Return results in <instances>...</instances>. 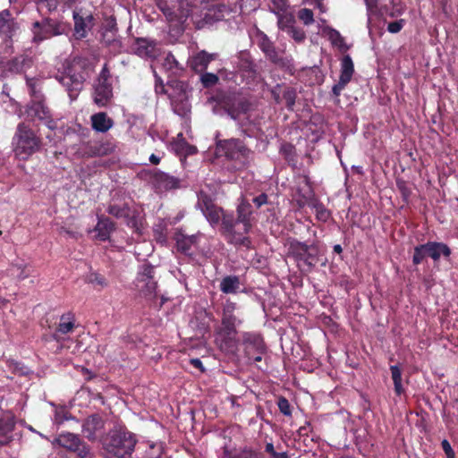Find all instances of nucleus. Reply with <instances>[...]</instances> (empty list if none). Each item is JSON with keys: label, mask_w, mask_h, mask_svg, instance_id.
Here are the masks:
<instances>
[{"label": "nucleus", "mask_w": 458, "mask_h": 458, "mask_svg": "<svg viewBox=\"0 0 458 458\" xmlns=\"http://www.w3.org/2000/svg\"><path fill=\"white\" fill-rule=\"evenodd\" d=\"M64 420H66L65 411L63 409L56 410L55 414V421L56 423H62Z\"/></svg>", "instance_id": "bf43d9fd"}, {"label": "nucleus", "mask_w": 458, "mask_h": 458, "mask_svg": "<svg viewBox=\"0 0 458 458\" xmlns=\"http://www.w3.org/2000/svg\"><path fill=\"white\" fill-rule=\"evenodd\" d=\"M92 128L96 131L106 132L114 125L113 120L103 112L95 114L91 116Z\"/></svg>", "instance_id": "b1692460"}, {"label": "nucleus", "mask_w": 458, "mask_h": 458, "mask_svg": "<svg viewBox=\"0 0 458 458\" xmlns=\"http://www.w3.org/2000/svg\"><path fill=\"white\" fill-rule=\"evenodd\" d=\"M405 21L401 19L395 21H392L387 26V30L390 33H398L404 26Z\"/></svg>", "instance_id": "37998d69"}, {"label": "nucleus", "mask_w": 458, "mask_h": 458, "mask_svg": "<svg viewBox=\"0 0 458 458\" xmlns=\"http://www.w3.org/2000/svg\"><path fill=\"white\" fill-rule=\"evenodd\" d=\"M135 444L136 440L131 433L114 431L106 445V458H131Z\"/></svg>", "instance_id": "39448f33"}, {"label": "nucleus", "mask_w": 458, "mask_h": 458, "mask_svg": "<svg viewBox=\"0 0 458 458\" xmlns=\"http://www.w3.org/2000/svg\"><path fill=\"white\" fill-rule=\"evenodd\" d=\"M185 145V148H175L178 154L191 155L196 152V148L189 145L186 141L182 142Z\"/></svg>", "instance_id": "8fccbe9b"}, {"label": "nucleus", "mask_w": 458, "mask_h": 458, "mask_svg": "<svg viewBox=\"0 0 458 458\" xmlns=\"http://www.w3.org/2000/svg\"><path fill=\"white\" fill-rule=\"evenodd\" d=\"M287 33L297 42H301L305 38V33L302 30L295 28L293 25L289 27Z\"/></svg>", "instance_id": "ea45409f"}, {"label": "nucleus", "mask_w": 458, "mask_h": 458, "mask_svg": "<svg viewBox=\"0 0 458 458\" xmlns=\"http://www.w3.org/2000/svg\"><path fill=\"white\" fill-rule=\"evenodd\" d=\"M313 208L318 220L326 222L329 218L330 213L322 204L315 203Z\"/></svg>", "instance_id": "473e14b6"}, {"label": "nucleus", "mask_w": 458, "mask_h": 458, "mask_svg": "<svg viewBox=\"0 0 458 458\" xmlns=\"http://www.w3.org/2000/svg\"><path fill=\"white\" fill-rule=\"evenodd\" d=\"M149 161L154 165H157L160 162V157H158L155 154H152L149 157Z\"/></svg>", "instance_id": "774afa93"}, {"label": "nucleus", "mask_w": 458, "mask_h": 458, "mask_svg": "<svg viewBox=\"0 0 458 458\" xmlns=\"http://www.w3.org/2000/svg\"><path fill=\"white\" fill-rule=\"evenodd\" d=\"M367 10H368V29H369V34L372 38V28H371V20L372 15L375 12V9L377 7V0H365Z\"/></svg>", "instance_id": "72a5a7b5"}, {"label": "nucleus", "mask_w": 458, "mask_h": 458, "mask_svg": "<svg viewBox=\"0 0 458 458\" xmlns=\"http://www.w3.org/2000/svg\"><path fill=\"white\" fill-rule=\"evenodd\" d=\"M113 96L111 85L106 81L98 80L95 86L94 101L99 106H106Z\"/></svg>", "instance_id": "412c9836"}, {"label": "nucleus", "mask_w": 458, "mask_h": 458, "mask_svg": "<svg viewBox=\"0 0 458 458\" xmlns=\"http://www.w3.org/2000/svg\"><path fill=\"white\" fill-rule=\"evenodd\" d=\"M428 256L435 261L438 260L441 256L448 257L451 253L447 245L442 242H428L423 244Z\"/></svg>", "instance_id": "4be33fe9"}, {"label": "nucleus", "mask_w": 458, "mask_h": 458, "mask_svg": "<svg viewBox=\"0 0 458 458\" xmlns=\"http://www.w3.org/2000/svg\"><path fill=\"white\" fill-rule=\"evenodd\" d=\"M392 4L394 6V11L391 13V16L392 17H394V16H397V15H400L402 14L403 13V8L402 7H395L394 6V0H392Z\"/></svg>", "instance_id": "e2e57ef3"}, {"label": "nucleus", "mask_w": 458, "mask_h": 458, "mask_svg": "<svg viewBox=\"0 0 458 458\" xmlns=\"http://www.w3.org/2000/svg\"><path fill=\"white\" fill-rule=\"evenodd\" d=\"M216 151L219 155H225L229 159L238 160L242 164L249 154L243 143L234 139L219 141L216 146Z\"/></svg>", "instance_id": "423d86ee"}, {"label": "nucleus", "mask_w": 458, "mask_h": 458, "mask_svg": "<svg viewBox=\"0 0 458 458\" xmlns=\"http://www.w3.org/2000/svg\"><path fill=\"white\" fill-rule=\"evenodd\" d=\"M277 23L280 30L287 32L289 30V27H292L293 25V19L288 15L279 14Z\"/></svg>", "instance_id": "4c0bfd02"}, {"label": "nucleus", "mask_w": 458, "mask_h": 458, "mask_svg": "<svg viewBox=\"0 0 458 458\" xmlns=\"http://www.w3.org/2000/svg\"><path fill=\"white\" fill-rule=\"evenodd\" d=\"M88 281L90 284L100 287H105L107 284L104 276L98 273H91L88 277Z\"/></svg>", "instance_id": "58836bf2"}, {"label": "nucleus", "mask_w": 458, "mask_h": 458, "mask_svg": "<svg viewBox=\"0 0 458 458\" xmlns=\"http://www.w3.org/2000/svg\"><path fill=\"white\" fill-rule=\"evenodd\" d=\"M33 40L35 42H41L53 36L61 35L64 32L63 24L53 21L51 20H45L42 22L36 21L33 24Z\"/></svg>", "instance_id": "6e6552de"}, {"label": "nucleus", "mask_w": 458, "mask_h": 458, "mask_svg": "<svg viewBox=\"0 0 458 458\" xmlns=\"http://www.w3.org/2000/svg\"><path fill=\"white\" fill-rule=\"evenodd\" d=\"M10 274L18 279H24L30 275V267L23 262L17 263L12 266Z\"/></svg>", "instance_id": "7c9ffc66"}, {"label": "nucleus", "mask_w": 458, "mask_h": 458, "mask_svg": "<svg viewBox=\"0 0 458 458\" xmlns=\"http://www.w3.org/2000/svg\"><path fill=\"white\" fill-rule=\"evenodd\" d=\"M33 109L35 111V115H37L40 120H44L49 117L48 109L45 107L42 104H36Z\"/></svg>", "instance_id": "79ce46f5"}, {"label": "nucleus", "mask_w": 458, "mask_h": 458, "mask_svg": "<svg viewBox=\"0 0 458 458\" xmlns=\"http://www.w3.org/2000/svg\"><path fill=\"white\" fill-rule=\"evenodd\" d=\"M10 367L13 369L14 372L18 373V374H21V375H24V374H27L28 372V369L27 368L23 367V366H21L19 363L17 362H14V363H12L10 365Z\"/></svg>", "instance_id": "13d9d810"}, {"label": "nucleus", "mask_w": 458, "mask_h": 458, "mask_svg": "<svg viewBox=\"0 0 458 458\" xmlns=\"http://www.w3.org/2000/svg\"><path fill=\"white\" fill-rule=\"evenodd\" d=\"M271 458H288V455L285 452H282V453L276 452L271 455Z\"/></svg>", "instance_id": "338daca9"}, {"label": "nucleus", "mask_w": 458, "mask_h": 458, "mask_svg": "<svg viewBox=\"0 0 458 458\" xmlns=\"http://www.w3.org/2000/svg\"><path fill=\"white\" fill-rule=\"evenodd\" d=\"M74 21V36L77 39L87 37L89 30L93 25V16L91 14L81 15L77 12H73Z\"/></svg>", "instance_id": "dca6fc26"}, {"label": "nucleus", "mask_w": 458, "mask_h": 458, "mask_svg": "<svg viewBox=\"0 0 458 458\" xmlns=\"http://www.w3.org/2000/svg\"><path fill=\"white\" fill-rule=\"evenodd\" d=\"M390 370L392 374V379L394 381V391L396 394L400 395L403 393V387L402 385V371L396 365L391 366Z\"/></svg>", "instance_id": "c756f323"}, {"label": "nucleus", "mask_w": 458, "mask_h": 458, "mask_svg": "<svg viewBox=\"0 0 458 458\" xmlns=\"http://www.w3.org/2000/svg\"><path fill=\"white\" fill-rule=\"evenodd\" d=\"M104 421L98 415L87 418L82 425V433L89 440H95L103 433Z\"/></svg>", "instance_id": "ddd939ff"}, {"label": "nucleus", "mask_w": 458, "mask_h": 458, "mask_svg": "<svg viewBox=\"0 0 458 458\" xmlns=\"http://www.w3.org/2000/svg\"><path fill=\"white\" fill-rule=\"evenodd\" d=\"M164 446L163 443L156 442L151 443L148 445V450L144 458H161V454L163 453Z\"/></svg>", "instance_id": "2f4dec72"}, {"label": "nucleus", "mask_w": 458, "mask_h": 458, "mask_svg": "<svg viewBox=\"0 0 458 458\" xmlns=\"http://www.w3.org/2000/svg\"><path fill=\"white\" fill-rule=\"evenodd\" d=\"M298 18L303 22L304 25H310L314 22L313 12L308 8L301 9L298 12Z\"/></svg>", "instance_id": "f704fd0d"}, {"label": "nucleus", "mask_w": 458, "mask_h": 458, "mask_svg": "<svg viewBox=\"0 0 458 458\" xmlns=\"http://www.w3.org/2000/svg\"><path fill=\"white\" fill-rule=\"evenodd\" d=\"M266 55L275 64H280L281 58L279 57L278 53L276 51L275 47H272L270 51L265 53Z\"/></svg>", "instance_id": "5fc2aeb1"}, {"label": "nucleus", "mask_w": 458, "mask_h": 458, "mask_svg": "<svg viewBox=\"0 0 458 458\" xmlns=\"http://www.w3.org/2000/svg\"><path fill=\"white\" fill-rule=\"evenodd\" d=\"M278 407H279L280 411L283 414H284L286 416H290L291 415L290 403H289V402L285 398H280L279 399V401H278Z\"/></svg>", "instance_id": "c03bdc74"}, {"label": "nucleus", "mask_w": 458, "mask_h": 458, "mask_svg": "<svg viewBox=\"0 0 458 458\" xmlns=\"http://www.w3.org/2000/svg\"><path fill=\"white\" fill-rule=\"evenodd\" d=\"M320 28L321 33L328 38L333 46L338 47L342 51L347 49L344 38L342 37L339 31L328 26H321Z\"/></svg>", "instance_id": "bb28decb"}, {"label": "nucleus", "mask_w": 458, "mask_h": 458, "mask_svg": "<svg viewBox=\"0 0 458 458\" xmlns=\"http://www.w3.org/2000/svg\"><path fill=\"white\" fill-rule=\"evenodd\" d=\"M107 212L117 218L128 217V225L131 228H135L136 231L140 230L138 226V219L134 214V211H132L129 207L110 205Z\"/></svg>", "instance_id": "6ab92c4d"}, {"label": "nucleus", "mask_w": 458, "mask_h": 458, "mask_svg": "<svg viewBox=\"0 0 458 458\" xmlns=\"http://www.w3.org/2000/svg\"><path fill=\"white\" fill-rule=\"evenodd\" d=\"M252 206L246 199H242L237 207V218L225 216L222 219L223 229L228 240L239 245L248 246L250 241L245 236L252 227Z\"/></svg>", "instance_id": "f03ea898"}, {"label": "nucleus", "mask_w": 458, "mask_h": 458, "mask_svg": "<svg viewBox=\"0 0 458 458\" xmlns=\"http://www.w3.org/2000/svg\"><path fill=\"white\" fill-rule=\"evenodd\" d=\"M56 443L73 453H76L81 458H87L89 454V448L81 441L78 436L72 433H62L56 438Z\"/></svg>", "instance_id": "1a4fd4ad"}, {"label": "nucleus", "mask_w": 458, "mask_h": 458, "mask_svg": "<svg viewBox=\"0 0 458 458\" xmlns=\"http://www.w3.org/2000/svg\"><path fill=\"white\" fill-rule=\"evenodd\" d=\"M198 235L187 236L177 233L175 236L177 250L186 255H191L192 248L197 244Z\"/></svg>", "instance_id": "5701e85b"}, {"label": "nucleus", "mask_w": 458, "mask_h": 458, "mask_svg": "<svg viewBox=\"0 0 458 458\" xmlns=\"http://www.w3.org/2000/svg\"><path fill=\"white\" fill-rule=\"evenodd\" d=\"M240 288V281L237 276H226L220 284V289L225 293H236Z\"/></svg>", "instance_id": "c85d7f7f"}, {"label": "nucleus", "mask_w": 458, "mask_h": 458, "mask_svg": "<svg viewBox=\"0 0 458 458\" xmlns=\"http://www.w3.org/2000/svg\"><path fill=\"white\" fill-rule=\"evenodd\" d=\"M293 249L300 256L305 255L309 250V247L305 243L301 242H297L296 244L293 245Z\"/></svg>", "instance_id": "864d4df0"}, {"label": "nucleus", "mask_w": 458, "mask_h": 458, "mask_svg": "<svg viewBox=\"0 0 458 458\" xmlns=\"http://www.w3.org/2000/svg\"><path fill=\"white\" fill-rule=\"evenodd\" d=\"M157 7L172 26L181 29L191 17L192 12L191 5L187 0H180L173 5H169L165 1H159ZM222 9V6L213 5L208 9L203 19H198L191 15V20L197 28H203L207 24H212L214 21L221 20L224 17Z\"/></svg>", "instance_id": "f257e3e1"}, {"label": "nucleus", "mask_w": 458, "mask_h": 458, "mask_svg": "<svg viewBox=\"0 0 458 458\" xmlns=\"http://www.w3.org/2000/svg\"><path fill=\"white\" fill-rule=\"evenodd\" d=\"M236 304L227 301L224 305L222 325L216 331V343L221 350L231 351L236 346V327L241 324L235 315Z\"/></svg>", "instance_id": "7ed1b4c3"}, {"label": "nucleus", "mask_w": 458, "mask_h": 458, "mask_svg": "<svg viewBox=\"0 0 458 458\" xmlns=\"http://www.w3.org/2000/svg\"><path fill=\"white\" fill-rule=\"evenodd\" d=\"M266 451H267L270 455H272V454H274L275 453H276V452L275 451V448H274L273 444H271V443L267 444V445H266Z\"/></svg>", "instance_id": "69168bd1"}, {"label": "nucleus", "mask_w": 458, "mask_h": 458, "mask_svg": "<svg viewBox=\"0 0 458 458\" xmlns=\"http://www.w3.org/2000/svg\"><path fill=\"white\" fill-rule=\"evenodd\" d=\"M184 140L183 137H182V133H179L178 136H177V140L174 141L173 144H172V148L175 151V148H185V145L182 143Z\"/></svg>", "instance_id": "4d7b16f0"}, {"label": "nucleus", "mask_w": 458, "mask_h": 458, "mask_svg": "<svg viewBox=\"0 0 458 458\" xmlns=\"http://www.w3.org/2000/svg\"><path fill=\"white\" fill-rule=\"evenodd\" d=\"M114 230V224L108 218H99L94 229L97 233L96 237L100 241H106L109 238Z\"/></svg>", "instance_id": "cd10ccee"}, {"label": "nucleus", "mask_w": 458, "mask_h": 458, "mask_svg": "<svg viewBox=\"0 0 458 458\" xmlns=\"http://www.w3.org/2000/svg\"><path fill=\"white\" fill-rule=\"evenodd\" d=\"M13 150L20 160H27L40 148V139L24 123L17 126L13 138Z\"/></svg>", "instance_id": "20e7f679"}, {"label": "nucleus", "mask_w": 458, "mask_h": 458, "mask_svg": "<svg viewBox=\"0 0 458 458\" xmlns=\"http://www.w3.org/2000/svg\"><path fill=\"white\" fill-rule=\"evenodd\" d=\"M216 54H208L206 51H200L191 55L189 59V65L197 72H204L208 64L216 58Z\"/></svg>", "instance_id": "aec40b11"}, {"label": "nucleus", "mask_w": 458, "mask_h": 458, "mask_svg": "<svg viewBox=\"0 0 458 458\" xmlns=\"http://www.w3.org/2000/svg\"><path fill=\"white\" fill-rule=\"evenodd\" d=\"M153 273V267L143 265L138 275L136 286L145 296H151L155 293L157 282L154 280Z\"/></svg>", "instance_id": "9d476101"}, {"label": "nucleus", "mask_w": 458, "mask_h": 458, "mask_svg": "<svg viewBox=\"0 0 458 458\" xmlns=\"http://www.w3.org/2000/svg\"><path fill=\"white\" fill-rule=\"evenodd\" d=\"M197 206L212 225H217L221 218L225 216L223 210L214 204L212 197L206 193L204 190H200L198 194Z\"/></svg>", "instance_id": "0eeeda50"}, {"label": "nucleus", "mask_w": 458, "mask_h": 458, "mask_svg": "<svg viewBox=\"0 0 458 458\" xmlns=\"http://www.w3.org/2000/svg\"><path fill=\"white\" fill-rule=\"evenodd\" d=\"M227 458H257V455L255 453H253L251 451L244 450V451L240 452L237 454L228 455Z\"/></svg>", "instance_id": "603ef678"}, {"label": "nucleus", "mask_w": 458, "mask_h": 458, "mask_svg": "<svg viewBox=\"0 0 458 458\" xmlns=\"http://www.w3.org/2000/svg\"><path fill=\"white\" fill-rule=\"evenodd\" d=\"M267 201V196L264 193L253 199V202L257 206V208H260L262 205L266 204Z\"/></svg>", "instance_id": "6e6d98bb"}, {"label": "nucleus", "mask_w": 458, "mask_h": 458, "mask_svg": "<svg viewBox=\"0 0 458 458\" xmlns=\"http://www.w3.org/2000/svg\"><path fill=\"white\" fill-rule=\"evenodd\" d=\"M14 417L11 413H4L0 418V446L9 444L13 438Z\"/></svg>", "instance_id": "f3484780"}, {"label": "nucleus", "mask_w": 458, "mask_h": 458, "mask_svg": "<svg viewBox=\"0 0 458 458\" xmlns=\"http://www.w3.org/2000/svg\"><path fill=\"white\" fill-rule=\"evenodd\" d=\"M85 80L86 76L84 72H75L74 74H66L62 76L60 82L66 87L69 97L73 100L76 99L79 91L82 89Z\"/></svg>", "instance_id": "f8f14e48"}, {"label": "nucleus", "mask_w": 458, "mask_h": 458, "mask_svg": "<svg viewBox=\"0 0 458 458\" xmlns=\"http://www.w3.org/2000/svg\"><path fill=\"white\" fill-rule=\"evenodd\" d=\"M177 62L174 58V56L171 54H167L165 57V60H164V67L165 69H168V70H171L173 69L174 67L177 66Z\"/></svg>", "instance_id": "49530a36"}, {"label": "nucleus", "mask_w": 458, "mask_h": 458, "mask_svg": "<svg viewBox=\"0 0 458 458\" xmlns=\"http://www.w3.org/2000/svg\"><path fill=\"white\" fill-rule=\"evenodd\" d=\"M134 52L141 57H154L156 55L155 44L146 38H138L134 44Z\"/></svg>", "instance_id": "393cba45"}, {"label": "nucleus", "mask_w": 458, "mask_h": 458, "mask_svg": "<svg viewBox=\"0 0 458 458\" xmlns=\"http://www.w3.org/2000/svg\"><path fill=\"white\" fill-rule=\"evenodd\" d=\"M75 327V319L70 315H63L60 318L58 327L54 334L55 339H61L63 335L73 331Z\"/></svg>", "instance_id": "a878e982"}, {"label": "nucleus", "mask_w": 458, "mask_h": 458, "mask_svg": "<svg viewBox=\"0 0 458 458\" xmlns=\"http://www.w3.org/2000/svg\"><path fill=\"white\" fill-rule=\"evenodd\" d=\"M152 183L159 191L174 190L181 187V181L163 172H155L152 176Z\"/></svg>", "instance_id": "4468645a"}, {"label": "nucleus", "mask_w": 458, "mask_h": 458, "mask_svg": "<svg viewBox=\"0 0 458 458\" xmlns=\"http://www.w3.org/2000/svg\"><path fill=\"white\" fill-rule=\"evenodd\" d=\"M354 72L353 62L350 55H345L341 60V74L339 81L334 85L332 91L335 96H339L345 86L350 82Z\"/></svg>", "instance_id": "9b49d317"}, {"label": "nucleus", "mask_w": 458, "mask_h": 458, "mask_svg": "<svg viewBox=\"0 0 458 458\" xmlns=\"http://www.w3.org/2000/svg\"><path fill=\"white\" fill-rule=\"evenodd\" d=\"M259 47H260L261 50L264 53H267V51H270V49L272 47H274L272 43L270 42V40L265 35L261 38V41L259 43Z\"/></svg>", "instance_id": "3c124183"}, {"label": "nucleus", "mask_w": 458, "mask_h": 458, "mask_svg": "<svg viewBox=\"0 0 458 458\" xmlns=\"http://www.w3.org/2000/svg\"><path fill=\"white\" fill-rule=\"evenodd\" d=\"M18 30V24L11 17L9 11H2L0 13V36H2L4 39L12 40Z\"/></svg>", "instance_id": "2eb2a0df"}, {"label": "nucleus", "mask_w": 458, "mask_h": 458, "mask_svg": "<svg viewBox=\"0 0 458 458\" xmlns=\"http://www.w3.org/2000/svg\"><path fill=\"white\" fill-rule=\"evenodd\" d=\"M28 60L24 56H17L12 60L0 63V77L21 72Z\"/></svg>", "instance_id": "a211bd4d"}, {"label": "nucleus", "mask_w": 458, "mask_h": 458, "mask_svg": "<svg viewBox=\"0 0 458 458\" xmlns=\"http://www.w3.org/2000/svg\"><path fill=\"white\" fill-rule=\"evenodd\" d=\"M244 341L245 342H253V344H255L259 349H262V341L260 339V337L259 335H250V334H246L244 335Z\"/></svg>", "instance_id": "09e8293b"}, {"label": "nucleus", "mask_w": 458, "mask_h": 458, "mask_svg": "<svg viewBox=\"0 0 458 458\" xmlns=\"http://www.w3.org/2000/svg\"><path fill=\"white\" fill-rule=\"evenodd\" d=\"M428 254L425 251V248L422 245L417 246L414 249V254H413V263L414 264H420L425 257H427Z\"/></svg>", "instance_id": "a19ab883"}, {"label": "nucleus", "mask_w": 458, "mask_h": 458, "mask_svg": "<svg viewBox=\"0 0 458 458\" xmlns=\"http://www.w3.org/2000/svg\"><path fill=\"white\" fill-rule=\"evenodd\" d=\"M272 3L278 11H283L285 7L284 0H272Z\"/></svg>", "instance_id": "052dcab7"}, {"label": "nucleus", "mask_w": 458, "mask_h": 458, "mask_svg": "<svg viewBox=\"0 0 458 458\" xmlns=\"http://www.w3.org/2000/svg\"><path fill=\"white\" fill-rule=\"evenodd\" d=\"M200 80L205 87H211L218 81V77L215 73L206 72L201 75Z\"/></svg>", "instance_id": "e433bc0d"}, {"label": "nucleus", "mask_w": 458, "mask_h": 458, "mask_svg": "<svg viewBox=\"0 0 458 458\" xmlns=\"http://www.w3.org/2000/svg\"><path fill=\"white\" fill-rule=\"evenodd\" d=\"M295 92L292 89H288L284 92V98L286 102V105L289 108H293L295 103Z\"/></svg>", "instance_id": "a18cd8bd"}, {"label": "nucleus", "mask_w": 458, "mask_h": 458, "mask_svg": "<svg viewBox=\"0 0 458 458\" xmlns=\"http://www.w3.org/2000/svg\"><path fill=\"white\" fill-rule=\"evenodd\" d=\"M191 363L197 369H200L201 371L204 370L203 369V366H202V362L200 361V360L199 359H192L191 360Z\"/></svg>", "instance_id": "0e129e2a"}, {"label": "nucleus", "mask_w": 458, "mask_h": 458, "mask_svg": "<svg viewBox=\"0 0 458 458\" xmlns=\"http://www.w3.org/2000/svg\"><path fill=\"white\" fill-rule=\"evenodd\" d=\"M108 76H109L108 71L106 67H104L99 77H98V80H101L102 81L108 82Z\"/></svg>", "instance_id": "680f3d73"}, {"label": "nucleus", "mask_w": 458, "mask_h": 458, "mask_svg": "<svg viewBox=\"0 0 458 458\" xmlns=\"http://www.w3.org/2000/svg\"><path fill=\"white\" fill-rule=\"evenodd\" d=\"M249 105L245 102H239L238 103V108L231 107L228 110V114L234 120H237L240 118L241 113H246L248 110Z\"/></svg>", "instance_id": "c9c22d12"}, {"label": "nucleus", "mask_w": 458, "mask_h": 458, "mask_svg": "<svg viewBox=\"0 0 458 458\" xmlns=\"http://www.w3.org/2000/svg\"><path fill=\"white\" fill-rule=\"evenodd\" d=\"M441 445H442V448H443L445 454H446L447 458H455L454 452L450 443L446 439H444L442 441Z\"/></svg>", "instance_id": "de8ad7c7"}]
</instances>
